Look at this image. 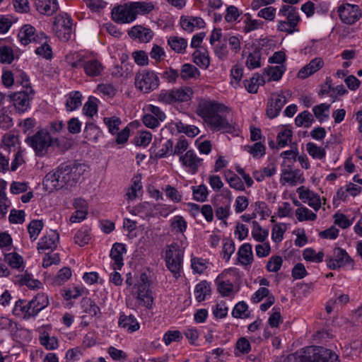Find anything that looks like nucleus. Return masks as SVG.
Listing matches in <instances>:
<instances>
[{
	"label": "nucleus",
	"mask_w": 362,
	"mask_h": 362,
	"mask_svg": "<svg viewBox=\"0 0 362 362\" xmlns=\"http://www.w3.org/2000/svg\"><path fill=\"white\" fill-rule=\"evenodd\" d=\"M230 112L227 105L211 100H202L197 110L210 130L223 133H232L234 130Z\"/></svg>",
	"instance_id": "obj_1"
},
{
	"label": "nucleus",
	"mask_w": 362,
	"mask_h": 362,
	"mask_svg": "<svg viewBox=\"0 0 362 362\" xmlns=\"http://www.w3.org/2000/svg\"><path fill=\"white\" fill-rule=\"evenodd\" d=\"M85 164L72 165L62 164L54 170L48 173L43 180V187L48 192H52L64 185H72L86 171Z\"/></svg>",
	"instance_id": "obj_2"
},
{
	"label": "nucleus",
	"mask_w": 362,
	"mask_h": 362,
	"mask_svg": "<svg viewBox=\"0 0 362 362\" xmlns=\"http://www.w3.org/2000/svg\"><path fill=\"white\" fill-rule=\"evenodd\" d=\"M154 8L152 1H129L114 7L112 10V18L117 23L129 24L136 21L139 15H147Z\"/></svg>",
	"instance_id": "obj_3"
},
{
	"label": "nucleus",
	"mask_w": 362,
	"mask_h": 362,
	"mask_svg": "<svg viewBox=\"0 0 362 362\" xmlns=\"http://www.w3.org/2000/svg\"><path fill=\"white\" fill-rule=\"evenodd\" d=\"M284 362H340L338 356L322 346H308L303 354L288 355Z\"/></svg>",
	"instance_id": "obj_4"
},
{
	"label": "nucleus",
	"mask_w": 362,
	"mask_h": 362,
	"mask_svg": "<svg viewBox=\"0 0 362 362\" xmlns=\"http://www.w3.org/2000/svg\"><path fill=\"white\" fill-rule=\"evenodd\" d=\"M126 284L136 289V298L141 305L146 308L151 307L153 299L149 290L150 284L146 273H127Z\"/></svg>",
	"instance_id": "obj_5"
},
{
	"label": "nucleus",
	"mask_w": 362,
	"mask_h": 362,
	"mask_svg": "<svg viewBox=\"0 0 362 362\" xmlns=\"http://www.w3.org/2000/svg\"><path fill=\"white\" fill-rule=\"evenodd\" d=\"M187 243L185 240L174 242L168 245L164 251L163 257L166 267L170 272H180L182 269L183 257Z\"/></svg>",
	"instance_id": "obj_6"
},
{
	"label": "nucleus",
	"mask_w": 362,
	"mask_h": 362,
	"mask_svg": "<svg viewBox=\"0 0 362 362\" xmlns=\"http://www.w3.org/2000/svg\"><path fill=\"white\" fill-rule=\"evenodd\" d=\"M57 139L51 136L50 134L46 129L37 131L34 135L28 136L25 142L35 151L36 156L39 157L45 156L49 148L57 143Z\"/></svg>",
	"instance_id": "obj_7"
},
{
	"label": "nucleus",
	"mask_w": 362,
	"mask_h": 362,
	"mask_svg": "<svg viewBox=\"0 0 362 362\" xmlns=\"http://www.w3.org/2000/svg\"><path fill=\"white\" fill-rule=\"evenodd\" d=\"M279 14L286 17V21H279L277 23V30L280 32L293 34L298 32V23L300 21L298 11L290 6L283 5L279 9Z\"/></svg>",
	"instance_id": "obj_8"
},
{
	"label": "nucleus",
	"mask_w": 362,
	"mask_h": 362,
	"mask_svg": "<svg viewBox=\"0 0 362 362\" xmlns=\"http://www.w3.org/2000/svg\"><path fill=\"white\" fill-rule=\"evenodd\" d=\"M77 59L75 62L70 61V57H66V60L73 67L83 66L85 74L88 76L95 77L101 74L103 70V64L94 57L87 56L82 53H74Z\"/></svg>",
	"instance_id": "obj_9"
},
{
	"label": "nucleus",
	"mask_w": 362,
	"mask_h": 362,
	"mask_svg": "<svg viewBox=\"0 0 362 362\" xmlns=\"http://www.w3.org/2000/svg\"><path fill=\"white\" fill-rule=\"evenodd\" d=\"M134 85L136 89L144 93H151L160 86L158 73L149 69L139 71L135 75Z\"/></svg>",
	"instance_id": "obj_10"
},
{
	"label": "nucleus",
	"mask_w": 362,
	"mask_h": 362,
	"mask_svg": "<svg viewBox=\"0 0 362 362\" xmlns=\"http://www.w3.org/2000/svg\"><path fill=\"white\" fill-rule=\"evenodd\" d=\"M73 19L70 14L60 12L54 17L52 30L61 40L67 41L70 39L73 31Z\"/></svg>",
	"instance_id": "obj_11"
},
{
	"label": "nucleus",
	"mask_w": 362,
	"mask_h": 362,
	"mask_svg": "<svg viewBox=\"0 0 362 362\" xmlns=\"http://www.w3.org/2000/svg\"><path fill=\"white\" fill-rule=\"evenodd\" d=\"M143 123L150 129L158 127L166 118L165 112L159 107L152 104L146 105L143 107Z\"/></svg>",
	"instance_id": "obj_12"
},
{
	"label": "nucleus",
	"mask_w": 362,
	"mask_h": 362,
	"mask_svg": "<svg viewBox=\"0 0 362 362\" xmlns=\"http://www.w3.org/2000/svg\"><path fill=\"white\" fill-rule=\"evenodd\" d=\"M288 92L284 91L272 93L268 98L266 114L270 119L276 118L281 111L283 107L288 102Z\"/></svg>",
	"instance_id": "obj_13"
},
{
	"label": "nucleus",
	"mask_w": 362,
	"mask_h": 362,
	"mask_svg": "<svg viewBox=\"0 0 362 362\" xmlns=\"http://www.w3.org/2000/svg\"><path fill=\"white\" fill-rule=\"evenodd\" d=\"M34 96V91L30 86H26L24 90L14 93L11 95L13 104L16 111L24 113L30 109V101Z\"/></svg>",
	"instance_id": "obj_14"
},
{
	"label": "nucleus",
	"mask_w": 362,
	"mask_h": 362,
	"mask_svg": "<svg viewBox=\"0 0 362 362\" xmlns=\"http://www.w3.org/2000/svg\"><path fill=\"white\" fill-rule=\"evenodd\" d=\"M327 264L329 269L333 270L339 268L352 269L354 262L346 250L337 247L334 250V257L328 259Z\"/></svg>",
	"instance_id": "obj_15"
},
{
	"label": "nucleus",
	"mask_w": 362,
	"mask_h": 362,
	"mask_svg": "<svg viewBox=\"0 0 362 362\" xmlns=\"http://www.w3.org/2000/svg\"><path fill=\"white\" fill-rule=\"evenodd\" d=\"M337 12L341 22L346 24H353L358 21L362 16L358 5L343 3L338 6Z\"/></svg>",
	"instance_id": "obj_16"
},
{
	"label": "nucleus",
	"mask_w": 362,
	"mask_h": 362,
	"mask_svg": "<svg viewBox=\"0 0 362 362\" xmlns=\"http://www.w3.org/2000/svg\"><path fill=\"white\" fill-rule=\"evenodd\" d=\"M46 35L42 33H37L35 27L30 24H25L21 26L17 35L18 42L23 46H26L32 42H37L38 40L45 39Z\"/></svg>",
	"instance_id": "obj_17"
},
{
	"label": "nucleus",
	"mask_w": 362,
	"mask_h": 362,
	"mask_svg": "<svg viewBox=\"0 0 362 362\" xmlns=\"http://www.w3.org/2000/svg\"><path fill=\"white\" fill-rule=\"evenodd\" d=\"M296 192L298 194L299 199L305 204H307L311 207L315 212L318 211L322 206V199L320 196L305 187L301 186L296 189Z\"/></svg>",
	"instance_id": "obj_18"
},
{
	"label": "nucleus",
	"mask_w": 362,
	"mask_h": 362,
	"mask_svg": "<svg viewBox=\"0 0 362 362\" xmlns=\"http://www.w3.org/2000/svg\"><path fill=\"white\" fill-rule=\"evenodd\" d=\"M127 252V245L122 243H115L110 252V265L113 270H121L124 266V256Z\"/></svg>",
	"instance_id": "obj_19"
},
{
	"label": "nucleus",
	"mask_w": 362,
	"mask_h": 362,
	"mask_svg": "<svg viewBox=\"0 0 362 362\" xmlns=\"http://www.w3.org/2000/svg\"><path fill=\"white\" fill-rule=\"evenodd\" d=\"M128 35L134 41L148 43L153 39L154 33L149 27L136 25L129 30Z\"/></svg>",
	"instance_id": "obj_20"
},
{
	"label": "nucleus",
	"mask_w": 362,
	"mask_h": 362,
	"mask_svg": "<svg viewBox=\"0 0 362 362\" xmlns=\"http://www.w3.org/2000/svg\"><path fill=\"white\" fill-rule=\"evenodd\" d=\"M202 160L192 151H188L180 157L182 166L187 173L191 175L197 173Z\"/></svg>",
	"instance_id": "obj_21"
},
{
	"label": "nucleus",
	"mask_w": 362,
	"mask_h": 362,
	"mask_svg": "<svg viewBox=\"0 0 362 362\" xmlns=\"http://www.w3.org/2000/svg\"><path fill=\"white\" fill-rule=\"evenodd\" d=\"M59 240V233L56 230H50L40 239L37 243L38 252L54 250L57 247Z\"/></svg>",
	"instance_id": "obj_22"
},
{
	"label": "nucleus",
	"mask_w": 362,
	"mask_h": 362,
	"mask_svg": "<svg viewBox=\"0 0 362 362\" xmlns=\"http://www.w3.org/2000/svg\"><path fill=\"white\" fill-rule=\"evenodd\" d=\"M127 211L132 215L139 216L143 219L148 218L154 215L155 205L144 202L136 206H127Z\"/></svg>",
	"instance_id": "obj_23"
},
{
	"label": "nucleus",
	"mask_w": 362,
	"mask_h": 362,
	"mask_svg": "<svg viewBox=\"0 0 362 362\" xmlns=\"http://www.w3.org/2000/svg\"><path fill=\"white\" fill-rule=\"evenodd\" d=\"M323 66V59L320 57H316L298 71L297 74L298 78L301 79L306 78L318 71Z\"/></svg>",
	"instance_id": "obj_24"
},
{
	"label": "nucleus",
	"mask_w": 362,
	"mask_h": 362,
	"mask_svg": "<svg viewBox=\"0 0 362 362\" xmlns=\"http://www.w3.org/2000/svg\"><path fill=\"white\" fill-rule=\"evenodd\" d=\"M50 328L42 327L39 329V340L42 346L47 350H54L59 347L58 339L49 334Z\"/></svg>",
	"instance_id": "obj_25"
},
{
	"label": "nucleus",
	"mask_w": 362,
	"mask_h": 362,
	"mask_svg": "<svg viewBox=\"0 0 362 362\" xmlns=\"http://www.w3.org/2000/svg\"><path fill=\"white\" fill-rule=\"evenodd\" d=\"M37 11L45 16H50L59 9L57 0H35Z\"/></svg>",
	"instance_id": "obj_26"
},
{
	"label": "nucleus",
	"mask_w": 362,
	"mask_h": 362,
	"mask_svg": "<svg viewBox=\"0 0 362 362\" xmlns=\"http://www.w3.org/2000/svg\"><path fill=\"white\" fill-rule=\"evenodd\" d=\"M286 65L271 66L264 68L262 74L266 78V83L270 81H279L286 71Z\"/></svg>",
	"instance_id": "obj_27"
},
{
	"label": "nucleus",
	"mask_w": 362,
	"mask_h": 362,
	"mask_svg": "<svg viewBox=\"0 0 362 362\" xmlns=\"http://www.w3.org/2000/svg\"><path fill=\"white\" fill-rule=\"evenodd\" d=\"M266 83V78L261 73H255L252 76L243 81L246 90L251 94L257 93L259 88Z\"/></svg>",
	"instance_id": "obj_28"
},
{
	"label": "nucleus",
	"mask_w": 362,
	"mask_h": 362,
	"mask_svg": "<svg viewBox=\"0 0 362 362\" xmlns=\"http://www.w3.org/2000/svg\"><path fill=\"white\" fill-rule=\"evenodd\" d=\"M237 256L240 264L244 267L251 265L254 259L252 245L249 243L241 245L238 250Z\"/></svg>",
	"instance_id": "obj_29"
},
{
	"label": "nucleus",
	"mask_w": 362,
	"mask_h": 362,
	"mask_svg": "<svg viewBox=\"0 0 362 362\" xmlns=\"http://www.w3.org/2000/svg\"><path fill=\"white\" fill-rule=\"evenodd\" d=\"M180 25L185 31L192 33L195 30L203 28L205 26V22L200 17L182 16Z\"/></svg>",
	"instance_id": "obj_30"
},
{
	"label": "nucleus",
	"mask_w": 362,
	"mask_h": 362,
	"mask_svg": "<svg viewBox=\"0 0 362 362\" xmlns=\"http://www.w3.org/2000/svg\"><path fill=\"white\" fill-rule=\"evenodd\" d=\"M281 181L284 184L293 186L298 183H303L304 177L299 170L286 169L281 173Z\"/></svg>",
	"instance_id": "obj_31"
},
{
	"label": "nucleus",
	"mask_w": 362,
	"mask_h": 362,
	"mask_svg": "<svg viewBox=\"0 0 362 362\" xmlns=\"http://www.w3.org/2000/svg\"><path fill=\"white\" fill-rule=\"evenodd\" d=\"M119 327L124 329L128 333H133L140 329V324L136 318L132 315H121L118 321Z\"/></svg>",
	"instance_id": "obj_32"
},
{
	"label": "nucleus",
	"mask_w": 362,
	"mask_h": 362,
	"mask_svg": "<svg viewBox=\"0 0 362 362\" xmlns=\"http://www.w3.org/2000/svg\"><path fill=\"white\" fill-rule=\"evenodd\" d=\"M13 313L15 315L23 318L28 319L31 317L35 316L32 307L30 306V301L26 300H18L13 310Z\"/></svg>",
	"instance_id": "obj_33"
},
{
	"label": "nucleus",
	"mask_w": 362,
	"mask_h": 362,
	"mask_svg": "<svg viewBox=\"0 0 362 362\" xmlns=\"http://www.w3.org/2000/svg\"><path fill=\"white\" fill-rule=\"evenodd\" d=\"M16 281L20 286H25L30 289H40L42 286L40 281L34 279L30 273H21L16 276Z\"/></svg>",
	"instance_id": "obj_34"
},
{
	"label": "nucleus",
	"mask_w": 362,
	"mask_h": 362,
	"mask_svg": "<svg viewBox=\"0 0 362 362\" xmlns=\"http://www.w3.org/2000/svg\"><path fill=\"white\" fill-rule=\"evenodd\" d=\"M293 132L291 127L283 125L277 129L276 143L279 147L284 148L288 146L292 139Z\"/></svg>",
	"instance_id": "obj_35"
},
{
	"label": "nucleus",
	"mask_w": 362,
	"mask_h": 362,
	"mask_svg": "<svg viewBox=\"0 0 362 362\" xmlns=\"http://www.w3.org/2000/svg\"><path fill=\"white\" fill-rule=\"evenodd\" d=\"M320 91L322 94L329 93L333 98V102L338 100L339 97L348 93V90L343 85H339L334 88H332L331 81H327L325 84L322 86Z\"/></svg>",
	"instance_id": "obj_36"
},
{
	"label": "nucleus",
	"mask_w": 362,
	"mask_h": 362,
	"mask_svg": "<svg viewBox=\"0 0 362 362\" xmlns=\"http://www.w3.org/2000/svg\"><path fill=\"white\" fill-rule=\"evenodd\" d=\"M223 176L229 186L238 191H244L245 185L242 179L231 170L227 169L223 172Z\"/></svg>",
	"instance_id": "obj_37"
},
{
	"label": "nucleus",
	"mask_w": 362,
	"mask_h": 362,
	"mask_svg": "<svg viewBox=\"0 0 362 362\" xmlns=\"http://www.w3.org/2000/svg\"><path fill=\"white\" fill-rule=\"evenodd\" d=\"M91 240V230L87 226H83L74 236V243L80 247H83L89 243Z\"/></svg>",
	"instance_id": "obj_38"
},
{
	"label": "nucleus",
	"mask_w": 362,
	"mask_h": 362,
	"mask_svg": "<svg viewBox=\"0 0 362 362\" xmlns=\"http://www.w3.org/2000/svg\"><path fill=\"white\" fill-rule=\"evenodd\" d=\"M193 62L202 69H208L210 64L209 52L205 49H197L192 54Z\"/></svg>",
	"instance_id": "obj_39"
},
{
	"label": "nucleus",
	"mask_w": 362,
	"mask_h": 362,
	"mask_svg": "<svg viewBox=\"0 0 362 362\" xmlns=\"http://www.w3.org/2000/svg\"><path fill=\"white\" fill-rule=\"evenodd\" d=\"M211 285L206 281H203L196 285L194 288V297L198 302H202L211 296Z\"/></svg>",
	"instance_id": "obj_40"
},
{
	"label": "nucleus",
	"mask_w": 362,
	"mask_h": 362,
	"mask_svg": "<svg viewBox=\"0 0 362 362\" xmlns=\"http://www.w3.org/2000/svg\"><path fill=\"white\" fill-rule=\"evenodd\" d=\"M167 42L170 47L178 54L185 53L187 47V40L178 36L168 37Z\"/></svg>",
	"instance_id": "obj_41"
},
{
	"label": "nucleus",
	"mask_w": 362,
	"mask_h": 362,
	"mask_svg": "<svg viewBox=\"0 0 362 362\" xmlns=\"http://www.w3.org/2000/svg\"><path fill=\"white\" fill-rule=\"evenodd\" d=\"M49 304L48 296L43 293H37L34 298L30 301V306L32 307L33 313L35 315L38 314L42 310L45 308Z\"/></svg>",
	"instance_id": "obj_42"
},
{
	"label": "nucleus",
	"mask_w": 362,
	"mask_h": 362,
	"mask_svg": "<svg viewBox=\"0 0 362 362\" xmlns=\"http://www.w3.org/2000/svg\"><path fill=\"white\" fill-rule=\"evenodd\" d=\"M4 260L13 269H23L25 267L23 257L16 252L4 254Z\"/></svg>",
	"instance_id": "obj_43"
},
{
	"label": "nucleus",
	"mask_w": 362,
	"mask_h": 362,
	"mask_svg": "<svg viewBox=\"0 0 362 362\" xmlns=\"http://www.w3.org/2000/svg\"><path fill=\"white\" fill-rule=\"evenodd\" d=\"M108 52L110 57L115 62L119 61L122 63L126 62L128 59V55L126 53L123 45H111L108 46Z\"/></svg>",
	"instance_id": "obj_44"
},
{
	"label": "nucleus",
	"mask_w": 362,
	"mask_h": 362,
	"mask_svg": "<svg viewBox=\"0 0 362 362\" xmlns=\"http://www.w3.org/2000/svg\"><path fill=\"white\" fill-rule=\"evenodd\" d=\"M295 216L298 222L315 221L317 214L305 206H300L295 210Z\"/></svg>",
	"instance_id": "obj_45"
},
{
	"label": "nucleus",
	"mask_w": 362,
	"mask_h": 362,
	"mask_svg": "<svg viewBox=\"0 0 362 362\" xmlns=\"http://www.w3.org/2000/svg\"><path fill=\"white\" fill-rule=\"evenodd\" d=\"M244 150L249 153L253 158H259L264 156L266 153V146L263 140L262 141H257L251 145H245Z\"/></svg>",
	"instance_id": "obj_46"
},
{
	"label": "nucleus",
	"mask_w": 362,
	"mask_h": 362,
	"mask_svg": "<svg viewBox=\"0 0 362 362\" xmlns=\"http://www.w3.org/2000/svg\"><path fill=\"white\" fill-rule=\"evenodd\" d=\"M175 104L188 102L193 95V90L187 86L173 88Z\"/></svg>",
	"instance_id": "obj_47"
},
{
	"label": "nucleus",
	"mask_w": 362,
	"mask_h": 362,
	"mask_svg": "<svg viewBox=\"0 0 362 362\" xmlns=\"http://www.w3.org/2000/svg\"><path fill=\"white\" fill-rule=\"evenodd\" d=\"M142 194L141 178L140 176H135L132 180V184L126 194L127 199L134 200Z\"/></svg>",
	"instance_id": "obj_48"
},
{
	"label": "nucleus",
	"mask_w": 362,
	"mask_h": 362,
	"mask_svg": "<svg viewBox=\"0 0 362 362\" xmlns=\"http://www.w3.org/2000/svg\"><path fill=\"white\" fill-rule=\"evenodd\" d=\"M82 104V95L79 91H72L66 95V107L68 111L78 109Z\"/></svg>",
	"instance_id": "obj_49"
},
{
	"label": "nucleus",
	"mask_w": 362,
	"mask_h": 362,
	"mask_svg": "<svg viewBox=\"0 0 362 362\" xmlns=\"http://www.w3.org/2000/svg\"><path fill=\"white\" fill-rule=\"evenodd\" d=\"M243 76V67L240 64L232 66L230 74V84L235 89L240 87V82Z\"/></svg>",
	"instance_id": "obj_50"
},
{
	"label": "nucleus",
	"mask_w": 362,
	"mask_h": 362,
	"mask_svg": "<svg viewBox=\"0 0 362 362\" xmlns=\"http://www.w3.org/2000/svg\"><path fill=\"white\" fill-rule=\"evenodd\" d=\"M251 235L256 242L262 243L267 241L269 230L262 227L257 222H254L251 230Z\"/></svg>",
	"instance_id": "obj_51"
},
{
	"label": "nucleus",
	"mask_w": 362,
	"mask_h": 362,
	"mask_svg": "<svg viewBox=\"0 0 362 362\" xmlns=\"http://www.w3.org/2000/svg\"><path fill=\"white\" fill-rule=\"evenodd\" d=\"M11 333L13 339L21 344L28 343L33 338L32 333L29 329L22 327H18L17 325L14 331Z\"/></svg>",
	"instance_id": "obj_52"
},
{
	"label": "nucleus",
	"mask_w": 362,
	"mask_h": 362,
	"mask_svg": "<svg viewBox=\"0 0 362 362\" xmlns=\"http://www.w3.org/2000/svg\"><path fill=\"white\" fill-rule=\"evenodd\" d=\"M288 229V225L285 223H275L272 229L271 238L275 243H280L284 238V234Z\"/></svg>",
	"instance_id": "obj_53"
},
{
	"label": "nucleus",
	"mask_w": 362,
	"mask_h": 362,
	"mask_svg": "<svg viewBox=\"0 0 362 362\" xmlns=\"http://www.w3.org/2000/svg\"><path fill=\"white\" fill-rule=\"evenodd\" d=\"M212 264L206 259L201 257L192 256L191 268L193 272H204L211 269Z\"/></svg>",
	"instance_id": "obj_54"
},
{
	"label": "nucleus",
	"mask_w": 362,
	"mask_h": 362,
	"mask_svg": "<svg viewBox=\"0 0 362 362\" xmlns=\"http://www.w3.org/2000/svg\"><path fill=\"white\" fill-rule=\"evenodd\" d=\"M229 356L228 351L224 349L216 348L206 354V362H226L223 358Z\"/></svg>",
	"instance_id": "obj_55"
},
{
	"label": "nucleus",
	"mask_w": 362,
	"mask_h": 362,
	"mask_svg": "<svg viewBox=\"0 0 362 362\" xmlns=\"http://www.w3.org/2000/svg\"><path fill=\"white\" fill-rule=\"evenodd\" d=\"M200 76V71L191 64H184L180 70V76L183 80L197 78Z\"/></svg>",
	"instance_id": "obj_56"
},
{
	"label": "nucleus",
	"mask_w": 362,
	"mask_h": 362,
	"mask_svg": "<svg viewBox=\"0 0 362 362\" xmlns=\"http://www.w3.org/2000/svg\"><path fill=\"white\" fill-rule=\"evenodd\" d=\"M243 23V30L246 33L262 28L264 25L263 21L258 19L252 18L250 13H246L245 15V19Z\"/></svg>",
	"instance_id": "obj_57"
},
{
	"label": "nucleus",
	"mask_w": 362,
	"mask_h": 362,
	"mask_svg": "<svg viewBox=\"0 0 362 362\" xmlns=\"http://www.w3.org/2000/svg\"><path fill=\"white\" fill-rule=\"evenodd\" d=\"M324 253L322 251H316L312 247H308L303 250V257L308 262L320 263L323 261Z\"/></svg>",
	"instance_id": "obj_58"
},
{
	"label": "nucleus",
	"mask_w": 362,
	"mask_h": 362,
	"mask_svg": "<svg viewBox=\"0 0 362 362\" xmlns=\"http://www.w3.org/2000/svg\"><path fill=\"white\" fill-rule=\"evenodd\" d=\"M329 109L330 105L327 103H321L315 106L313 108V112L317 119L320 122H323L326 121L329 117Z\"/></svg>",
	"instance_id": "obj_59"
},
{
	"label": "nucleus",
	"mask_w": 362,
	"mask_h": 362,
	"mask_svg": "<svg viewBox=\"0 0 362 362\" xmlns=\"http://www.w3.org/2000/svg\"><path fill=\"white\" fill-rule=\"evenodd\" d=\"M81 306L83 312L92 317L97 316L100 313V308L96 305L94 300L89 298L82 299Z\"/></svg>",
	"instance_id": "obj_60"
},
{
	"label": "nucleus",
	"mask_w": 362,
	"mask_h": 362,
	"mask_svg": "<svg viewBox=\"0 0 362 362\" xmlns=\"http://www.w3.org/2000/svg\"><path fill=\"white\" fill-rule=\"evenodd\" d=\"M140 125L138 121H134L130 122L125 128L121 130L119 132H117L116 136V143L117 144H125L130 135L131 128H136Z\"/></svg>",
	"instance_id": "obj_61"
},
{
	"label": "nucleus",
	"mask_w": 362,
	"mask_h": 362,
	"mask_svg": "<svg viewBox=\"0 0 362 362\" xmlns=\"http://www.w3.org/2000/svg\"><path fill=\"white\" fill-rule=\"evenodd\" d=\"M306 150L308 154L314 159L322 160L326 156L325 148L312 142L306 144Z\"/></svg>",
	"instance_id": "obj_62"
},
{
	"label": "nucleus",
	"mask_w": 362,
	"mask_h": 362,
	"mask_svg": "<svg viewBox=\"0 0 362 362\" xmlns=\"http://www.w3.org/2000/svg\"><path fill=\"white\" fill-rule=\"evenodd\" d=\"M84 135L86 139L88 141L97 142L98 139L101 136L102 132L96 125L90 123L86 124L85 127Z\"/></svg>",
	"instance_id": "obj_63"
},
{
	"label": "nucleus",
	"mask_w": 362,
	"mask_h": 362,
	"mask_svg": "<svg viewBox=\"0 0 362 362\" xmlns=\"http://www.w3.org/2000/svg\"><path fill=\"white\" fill-rule=\"evenodd\" d=\"M193 199L197 202H204L209 196V190L207 187L202 184L197 186L192 187Z\"/></svg>",
	"instance_id": "obj_64"
}]
</instances>
